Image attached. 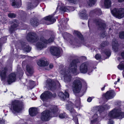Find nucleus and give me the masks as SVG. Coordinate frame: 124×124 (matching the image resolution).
<instances>
[{
  "mask_svg": "<svg viewBox=\"0 0 124 124\" xmlns=\"http://www.w3.org/2000/svg\"><path fill=\"white\" fill-rule=\"evenodd\" d=\"M41 37L39 39V38L36 34L35 33L30 32L27 34L26 39L27 41L31 42H34L39 40L36 46L37 49L39 50H41L43 48L46 47L45 43L40 40Z\"/></svg>",
  "mask_w": 124,
  "mask_h": 124,
  "instance_id": "nucleus-1",
  "label": "nucleus"
},
{
  "mask_svg": "<svg viewBox=\"0 0 124 124\" xmlns=\"http://www.w3.org/2000/svg\"><path fill=\"white\" fill-rule=\"evenodd\" d=\"M58 110L56 106H53L50 110H46L42 113L41 119L42 121H47L49 120L51 117L56 116Z\"/></svg>",
  "mask_w": 124,
  "mask_h": 124,
  "instance_id": "nucleus-2",
  "label": "nucleus"
},
{
  "mask_svg": "<svg viewBox=\"0 0 124 124\" xmlns=\"http://www.w3.org/2000/svg\"><path fill=\"white\" fill-rule=\"evenodd\" d=\"M108 116L112 118L121 119L124 117V112L121 111L120 107H116L110 112Z\"/></svg>",
  "mask_w": 124,
  "mask_h": 124,
  "instance_id": "nucleus-3",
  "label": "nucleus"
},
{
  "mask_svg": "<svg viewBox=\"0 0 124 124\" xmlns=\"http://www.w3.org/2000/svg\"><path fill=\"white\" fill-rule=\"evenodd\" d=\"M72 87L73 91L74 93H79L82 87L81 81L78 79L74 80L72 83Z\"/></svg>",
  "mask_w": 124,
  "mask_h": 124,
  "instance_id": "nucleus-4",
  "label": "nucleus"
},
{
  "mask_svg": "<svg viewBox=\"0 0 124 124\" xmlns=\"http://www.w3.org/2000/svg\"><path fill=\"white\" fill-rule=\"evenodd\" d=\"M68 68L65 67L64 69L60 70V73L64 75V80L65 82L68 83L71 80V76L70 73L68 71Z\"/></svg>",
  "mask_w": 124,
  "mask_h": 124,
  "instance_id": "nucleus-5",
  "label": "nucleus"
},
{
  "mask_svg": "<svg viewBox=\"0 0 124 124\" xmlns=\"http://www.w3.org/2000/svg\"><path fill=\"white\" fill-rule=\"evenodd\" d=\"M112 14L115 16L120 19L124 16V10L123 8L118 9L115 8L111 10Z\"/></svg>",
  "mask_w": 124,
  "mask_h": 124,
  "instance_id": "nucleus-6",
  "label": "nucleus"
},
{
  "mask_svg": "<svg viewBox=\"0 0 124 124\" xmlns=\"http://www.w3.org/2000/svg\"><path fill=\"white\" fill-rule=\"evenodd\" d=\"M69 72L72 74L76 75L78 74L76 60L73 61L69 65Z\"/></svg>",
  "mask_w": 124,
  "mask_h": 124,
  "instance_id": "nucleus-7",
  "label": "nucleus"
},
{
  "mask_svg": "<svg viewBox=\"0 0 124 124\" xmlns=\"http://www.w3.org/2000/svg\"><path fill=\"white\" fill-rule=\"evenodd\" d=\"M23 106L22 104L19 101H15L13 103L11 108L14 111L18 112L22 109Z\"/></svg>",
  "mask_w": 124,
  "mask_h": 124,
  "instance_id": "nucleus-8",
  "label": "nucleus"
},
{
  "mask_svg": "<svg viewBox=\"0 0 124 124\" xmlns=\"http://www.w3.org/2000/svg\"><path fill=\"white\" fill-rule=\"evenodd\" d=\"M56 96V94L55 93L52 94V93L48 91H45L42 93L40 95V97L41 99L43 101H45L47 99L51 98L52 97L54 98Z\"/></svg>",
  "mask_w": 124,
  "mask_h": 124,
  "instance_id": "nucleus-9",
  "label": "nucleus"
},
{
  "mask_svg": "<svg viewBox=\"0 0 124 124\" xmlns=\"http://www.w3.org/2000/svg\"><path fill=\"white\" fill-rule=\"evenodd\" d=\"M9 23L11 26L9 29V31L11 33L17 29V28L18 26V21L16 19H14L10 21Z\"/></svg>",
  "mask_w": 124,
  "mask_h": 124,
  "instance_id": "nucleus-10",
  "label": "nucleus"
},
{
  "mask_svg": "<svg viewBox=\"0 0 124 124\" xmlns=\"http://www.w3.org/2000/svg\"><path fill=\"white\" fill-rule=\"evenodd\" d=\"M97 25H98L99 29L103 30L105 29L106 27L105 24L103 23V21L100 19H95L94 21Z\"/></svg>",
  "mask_w": 124,
  "mask_h": 124,
  "instance_id": "nucleus-11",
  "label": "nucleus"
},
{
  "mask_svg": "<svg viewBox=\"0 0 124 124\" xmlns=\"http://www.w3.org/2000/svg\"><path fill=\"white\" fill-rule=\"evenodd\" d=\"M88 64L85 62L81 64L79 66V70L81 73L85 74L86 73L88 70Z\"/></svg>",
  "mask_w": 124,
  "mask_h": 124,
  "instance_id": "nucleus-12",
  "label": "nucleus"
},
{
  "mask_svg": "<svg viewBox=\"0 0 124 124\" xmlns=\"http://www.w3.org/2000/svg\"><path fill=\"white\" fill-rule=\"evenodd\" d=\"M39 2L38 0H33L31 2H28L27 4V10H31L36 7L38 4Z\"/></svg>",
  "mask_w": 124,
  "mask_h": 124,
  "instance_id": "nucleus-13",
  "label": "nucleus"
},
{
  "mask_svg": "<svg viewBox=\"0 0 124 124\" xmlns=\"http://www.w3.org/2000/svg\"><path fill=\"white\" fill-rule=\"evenodd\" d=\"M73 34L75 35L78 37L79 40L75 39V43H72V44L76 45V43L77 42L80 43V42H81L83 41L84 39L83 37L80 32L77 31H75Z\"/></svg>",
  "mask_w": 124,
  "mask_h": 124,
  "instance_id": "nucleus-14",
  "label": "nucleus"
},
{
  "mask_svg": "<svg viewBox=\"0 0 124 124\" xmlns=\"http://www.w3.org/2000/svg\"><path fill=\"white\" fill-rule=\"evenodd\" d=\"M50 50L51 54L55 56H59L61 52L59 49L57 47H53L50 48Z\"/></svg>",
  "mask_w": 124,
  "mask_h": 124,
  "instance_id": "nucleus-15",
  "label": "nucleus"
},
{
  "mask_svg": "<svg viewBox=\"0 0 124 124\" xmlns=\"http://www.w3.org/2000/svg\"><path fill=\"white\" fill-rule=\"evenodd\" d=\"M11 5L15 8H18L21 5V0H11Z\"/></svg>",
  "mask_w": 124,
  "mask_h": 124,
  "instance_id": "nucleus-16",
  "label": "nucleus"
},
{
  "mask_svg": "<svg viewBox=\"0 0 124 124\" xmlns=\"http://www.w3.org/2000/svg\"><path fill=\"white\" fill-rule=\"evenodd\" d=\"M56 84L55 82L51 79H48L46 81V85L51 89H54L55 88Z\"/></svg>",
  "mask_w": 124,
  "mask_h": 124,
  "instance_id": "nucleus-17",
  "label": "nucleus"
},
{
  "mask_svg": "<svg viewBox=\"0 0 124 124\" xmlns=\"http://www.w3.org/2000/svg\"><path fill=\"white\" fill-rule=\"evenodd\" d=\"M16 75L14 73L10 74L8 76L7 81L9 84L15 81L16 79Z\"/></svg>",
  "mask_w": 124,
  "mask_h": 124,
  "instance_id": "nucleus-18",
  "label": "nucleus"
},
{
  "mask_svg": "<svg viewBox=\"0 0 124 124\" xmlns=\"http://www.w3.org/2000/svg\"><path fill=\"white\" fill-rule=\"evenodd\" d=\"M58 95L61 99L63 101H65L66 99L68 98L69 97V93L66 91L64 93L62 92L59 93Z\"/></svg>",
  "mask_w": 124,
  "mask_h": 124,
  "instance_id": "nucleus-19",
  "label": "nucleus"
},
{
  "mask_svg": "<svg viewBox=\"0 0 124 124\" xmlns=\"http://www.w3.org/2000/svg\"><path fill=\"white\" fill-rule=\"evenodd\" d=\"M115 95V93L113 91H107L105 95L104 96L107 99H109L113 98Z\"/></svg>",
  "mask_w": 124,
  "mask_h": 124,
  "instance_id": "nucleus-20",
  "label": "nucleus"
},
{
  "mask_svg": "<svg viewBox=\"0 0 124 124\" xmlns=\"http://www.w3.org/2000/svg\"><path fill=\"white\" fill-rule=\"evenodd\" d=\"M73 104L71 102H69L68 104L66 105L67 109L70 111L72 116H73V114H75L76 115L75 111L73 108Z\"/></svg>",
  "mask_w": 124,
  "mask_h": 124,
  "instance_id": "nucleus-21",
  "label": "nucleus"
},
{
  "mask_svg": "<svg viewBox=\"0 0 124 124\" xmlns=\"http://www.w3.org/2000/svg\"><path fill=\"white\" fill-rule=\"evenodd\" d=\"M48 63L46 59L40 60L38 62V64L39 66L41 67H44L45 68L48 66Z\"/></svg>",
  "mask_w": 124,
  "mask_h": 124,
  "instance_id": "nucleus-22",
  "label": "nucleus"
},
{
  "mask_svg": "<svg viewBox=\"0 0 124 124\" xmlns=\"http://www.w3.org/2000/svg\"><path fill=\"white\" fill-rule=\"evenodd\" d=\"M22 46L23 50L25 52H29L31 50V48L26 43L23 42L22 43Z\"/></svg>",
  "mask_w": 124,
  "mask_h": 124,
  "instance_id": "nucleus-23",
  "label": "nucleus"
},
{
  "mask_svg": "<svg viewBox=\"0 0 124 124\" xmlns=\"http://www.w3.org/2000/svg\"><path fill=\"white\" fill-rule=\"evenodd\" d=\"M86 13V10L85 9H84L83 11L79 13V16L81 19L85 20L88 19V16Z\"/></svg>",
  "mask_w": 124,
  "mask_h": 124,
  "instance_id": "nucleus-24",
  "label": "nucleus"
},
{
  "mask_svg": "<svg viewBox=\"0 0 124 124\" xmlns=\"http://www.w3.org/2000/svg\"><path fill=\"white\" fill-rule=\"evenodd\" d=\"M54 39V36H52L48 40L45 39L43 37H41L40 40L45 44H48L51 43L53 41Z\"/></svg>",
  "mask_w": 124,
  "mask_h": 124,
  "instance_id": "nucleus-25",
  "label": "nucleus"
},
{
  "mask_svg": "<svg viewBox=\"0 0 124 124\" xmlns=\"http://www.w3.org/2000/svg\"><path fill=\"white\" fill-rule=\"evenodd\" d=\"M26 70L27 72L30 74V75H28L26 73L27 75L28 76H31V75L33 72V67L31 65L28 64L26 66Z\"/></svg>",
  "mask_w": 124,
  "mask_h": 124,
  "instance_id": "nucleus-26",
  "label": "nucleus"
},
{
  "mask_svg": "<svg viewBox=\"0 0 124 124\" xmlns=\"http://www.w3.org/2000/svg\"><path fill=\"white\" fill-rule=\"evenodd\" d=\"M29 113L30 115L32 116L36 115L38 113L36 108H30L29 110Z\"/></svg>",
  "mask_w": 124,
  "mask_h": 124,
  "instance_id": "nucleus-27",
  "label": "nucleus"
},
{
  "mask_svg": "<svg viewBox=\"0 0 124 124\" xmlns=\"http://www.w3.org/2000/svg\"><path fill=\"white\" fill-rule=\"evenodd\" d=\"M112 44V48L114 51L115 52L117 51L118 50V45L117 41L115 39H113Z\"/></svg>",
  "mask_w": 124,
  "mask_h": 124,
  "instance_id": "nucleus-28",
  "label": "nucleus"
},
{
  "mask_svg": "<svg viewBox=\"0 0 124 124\" xmlns=\"http://www.w3.org/2000/svg\"><path fill=\"white\" fill-rule=\"evenodd\" d=\"M53 15H51L44 18V19L45 20L49 21L52 23L56 21V19L53 17Z\"/></svg>",
  "mask_w": 124,
  "mask_h": 124,
  "instance_id": "nucleus-29",
  "label": "nucleus"
},
{
  "mask_svg": "<svg viewBox=\"0 0 124 124\" xmlns=\"http://www.w3.org/2000/svg\"><path fill=\"white\" fill-rule=\"evenodd\" d=\"M98 116L97 114H95L92 118L93 120L91 121V124H99L98 121L97 120Z\"/></svg>",
  "mask_w": 124,
  "mask_h": 124,
  "instance_id": "nucleus-30",
  "label": "nucleus"
},
{
  "mask_svg": "<svg viewBox=\"0 0 124 124\" xmlns=\"http://www.w3.org/2000/svg\"><path fill=\"white\" fill-rule=\"evenodd\" d=\"M30 23L34 27L37 26L39 24L37 20L35 19H31Z\"/></svg>",
  "mask_w": 124,
  "mask_h": 124,
  "instance_id": "nucleus-31",
  "label": "nucleus"
},
{
  "mask_svg": "<svg viewBox=\"0 0 124 124\" xmlns=\"http://www.w3.org/2000/svg\"><path fill=\"white\" fill-rule=\"evenodd\" d=\"M7 39L6 37H3L0 38V52L1 51L2 44L5 43Z\"/></svg>",
  "mask_w": 124,
  "mask_h": 124,
  "instance_id": "nucleus-32",
  "label": "nucleus"
},
{
  "mask_svg": "<svg viewBox=\"0 0 124 124\" xmlns=\"http://www.w3.org/2000/svg\"><path fill=\"white\" fill-rule=\"evenodd\" d=\"M104 3L106 8H108L111 6V1L110 0H105Z\"/></svg>",
  "mask_w": 124,
  "mask_h": 124,
  "instance_id": "nucleus-33",
  "label": "nucleus"
},
{
  "mask_svg": "<svg viewBox=\"0 0 124 124\" xmlns=\"http://www.w3.org/2000/svg\"><path fill=\"white\" fill-rule=\"evenodd\" d=\"M87 4L89 6H92L95 3V0H87Z\"/></svg>",
  "mask_w": 124,
  "mask_h": 124,
  "instance_id": "nucleus-34",
  "label": "nucleus"
},
{
  "mask_svg": "<svg viewBox=\"0 0 124 124\" xmlns=\"http://www.w3.org/2000/svg\"><path fill=\"white\" fill-rule=\"evenodd\" d=\"M102 53H104L106 55L109 57L111 55V53L110 50L108 49H106L105 51H102Z\"/></svg>",
  "mask_w": 124,
  "mask_h": 124,
  "instance_id": "nucleus-35",
  "label": "nucleus"
},
{
  "mask_svg": "<svg viewBox=\"0 0 124 124\" xmlns=\"http://www.w3.org/2000/svg\"><path fill=\"white\" fill-rule=\"evenodd\" d=\"M80 100L79 98H78L77 100H76L75 105L77 108H78L80 105Z\"/></svg>",
  "mask_w": 124,
  "mask_h": 124,
  "instance_id": "nucleus-36",
  "label": "nucleus"
},
{
  "mask_svg": "<svg viewBox=\"0 0 124 124\" xmlns=\"http://www.w3.org/2000/svg\"><path fill=\"white\" fill-rule=\"evenodd\" d=\"M94 12L98 15H101L102 14V12L99 9H96L94 11Z\"/></svg>",
  "mask_w": 124,
  "mask_h": 124,
  "instance_id": "nucleus-37",
  "label": "nucleus"
},
{
  "mask_svg": "<svg viewBox=\"0 0 124 124\" xmlns=\"http://www.w3.org/2000/svg\"><path fill=\"white\" fill-rule=\"evenodd\" d=\"M108 44V43L107 41L103 42L101 45V47L102 48L104 47L107 46Z\"/></svg>",
  "mask_w": 124,
  "mask_h": 124,
  "instance_id": "nucleus-38",
  "label": "nucleus"
},
{
  "mask_svg": "<svg viewBox=\"0 0 124 124\" xmlns=\"http://www.w3.org/2000/svg\"><path fill=\"white\" fill-rule=\"evenodd\" d=\"M70 36L71 35L70 34L66 32L64 33L63 34V36L64 38L65 39L67 38H69Z\"/></svg>",
  "mask_w": 124,
  "mask_h": 124,
  "instance_id": "nucleus-39",
  "label": "nucleus"
},
{
  "mask_svg": "<svg viewBox=\"0 0 124 124\" xmlns=\"http://www.w3.org/2000/svg\"><path fill=\"white\" fill-rule=\"evenodd\" d=\"M117 67L120 70H123L124 69V64L123 63H120L118 66Z\"/></svg>",
  "mask_w": 124,
  "mask_h": 124,
  "instance_id": "nucleus-40",
  "label": "nucleus"
},
{
  "mask_svg": "<svg viewBox=\"0 0 124 124\" xmlns=\"http://www.w3.org/2000/svg\"><path fill=\"white\" fill-rule=\"evenodd\" d=\"M76 113L75 112V114L76 115ZM76 115H75V114H73V115L72 116L73 117V119L76 123V124H78V119L76 117H74V116H76Z\"/></svg>",
  "mask_w": 124,
  "mask_h": 124,
  "instance_id": "nucleus-41",
  "label": "nucleus"
},
{
  "mask_svg": "<svg viewBox=\"0 0 124 124\" xmlns=\"http://www.w3.org/2000/svg\"><path fill=\"white\" fill-rule=\"evenodd\" d=\"M54 67L53 65V64L51 63L49 64V67H46L45 68V69L47 70H49L50 69H52Z\"/></svg>",
  "mask_w": 124,
  "mask_h": 124,
  "instance_id": "nucleus-42",
  "label": "nucleus"
},
{
  "mask_svg": "<svg viewBox=\"0 0 124 124\" xmlns=\"http://www.w3.org/2000/svg\"><path fill=\"white\" fill-rule=\"evenodd\" d=\"M1 21L3 23H5L7 22V20L5 16H4L2 18Z\"/></svg>",
  "mask_w": 124,
  "mask_h": 124,
  "instance_id": "nucleus-43",
  "label": "nucleus"
},
{
  "mask_svg": "<svg viewBox=\"0 0 124 124\" xmlns=\"http://www.w3.org/2000/svg\"><path fill=\"white\" fill-rule=\"evenodd\" d=\"M60 10L62 12H64L66 11L67 10H68V9L66 7H62L60 8Z\"/></svg>",
  "mask_w": 124,
  "mask_h": 124,
  "instance_id": "nucleus-44",
  "label": "nucleus"
},
{
  "mask_svg": "<svg viewBox=\"0 0 124 124\" xmlns=\"http://www.w3.org/2000/svg\"><path fill=\"white\" fill-rule=\"evenodd\" d=\"M119 37L121 39H124V32H121L119 33Z\"/></svg>",
  "mask_w": 124,
  "mask_h": 124,
  "instance_id": "nucleus-45",
  "label": "nucleus"
},
{
  "mask_svg": "<svg viewBox=\"0 0 124 124\" xmlns=\"http://www.w3.org/2000/svg\"><path fill=\"white\" fill-rule=\"evenodd\" d=\"M8 16L11 18H15L16 16V15L14 13H9L8 14Z\"/></svg>",
  "mask_w": 124,
  "mask_h": 124,
  "instance_id": "nucleus-46",
  "label": "nucleus"
},
{
  "mask_svg": "<svg viewBox=\"0 0 124 124\" xmlns=\"http://www.w3.org/2000/svg\"><path fill=\"white\" fill-rule=\"evenodd\" d=\"M66 114L65 113H61L59 115V117L61 118H63L66 117Z\"/></svg>",
  "mask_w": 124,
  "mask_h": 124,
  "instance_id": "nucleus-47",
  "label": "nucleus"
},
{
  "mask_svg": "<svg viewBox=\"0 0 124 124\" xmlns=\"http://www.w3.org/2000/svg\"><path fill=\"white\" fill-rule=\"evenodd\" d=\"M70 2L74 4H77L78 2V1L77 0H68Z\"/></svg>",
  "mask_w": 124,
  "mask_h": 124,
  "instance_id": "nucleus-48",
  "label": "nucleus"
},
{
  "mask_svg": "<svg viewBox=\"0 0 124 124\" xmlns=\"http://www.w3.org/2000/svg\"><path fill=\"white\" fill-rule=\"evenodd\" d=\"M95 58L96 59H100L101 58V56L100 54H97L95 55Z\"/></svg>",
  "mask_w": 124,
  "mask_h": 124,
  "instance_id": "nucleus-49",
  "label": "nucleus"
},
{
  "mask_svg": "<svg viewBox=\"0 0 124 124\" xmlns=\"http://www.w3.org/2000/svg\"><path fill=\"white\" fill-rule=\"evenodd\" d=\"M106 35V34L105 32H104L102 34H101V37L102 38H103Z\"/></svg>",
  "mask_w": 124,
  "mask_h": 124,
  "instance_id": "nucleus-50",
  "label": "nucleus"
},
{
  "mask_svg": "<svg viewBox=\"0 0 124 124\" xmlns=\"http://www.w3.org/2000/svg\"><path fill=\"white\" fill-rule=\"evenodd\" d=\"M92 100V98L90 97L88 98L87 101L88 102H90Z\"/></svg>",
  "mask_w": 124,
  "mask_h": 124,
  "instance_id": "nucleus-51",
  "label": "nucleus"
},
{
  "mask_svg": "<svg viewBox=\"0 0 124 124\" xmlns=\"http://www.w3.org/2000/svg\"><path fill=\"white\" fill-rule=\"evenodd\" d=\"M114 122L113 121L111 120H109L108 122V124H113Z\"/></svg>",
  "mask_w": 124,
  "mask_h": 124,
  "instance_id": "nucleus-52",
  "label": "nucleus"
},
{
  "mask_svg": "<svg viewBox=\"0 0 124 124\" xmlns=\"http://www.w3.org/2000/svg\"><path fill=\"white\" fill-rule=\"evenodd\" d=\"M102 109L103 110L102 111H103V110L105 109V108L102 106L100 107V110L99 111H101V109Z\"/></svg>",
  "mask_w": 124,
  "mask_h": 124,
  "instance_id": "nucleus-53",
  "label": "nucleus"
},
{
  "mask_svg": "<svg viewBox=\"0 0 124 124\" xmlns=\"http://www.w3.org/2000/svg\"><path fill=\"white\" fill-rule=\"evenodd\" d=\"M121 55L122 57L124 58V51L122 52L121 53Z\"/></svg>",
  "mask_w": 124,
  "mask_h": 124,
  "instance_id": "nucleus-54",
  "label": "nucleus"
},
{
  "mask_svg": "<svg viewBox=\"0 0 124 124\" xmlns=\"http://www.w3.org/2000/svg\"><path fill=\"white\" fill-rule=\"evenodd\" d=\"M30 83H32V84H33L34 83V81H32L30 80Z\"/></svg>",
  "mask_w": 124,
  "mask_h": 124,
  "instance_id": "nucleus-55",
  "label": "nucleus"
},
{
  "mask_svg": "<svg viewBox=\"0 0 124 124\" xmlns=\"http://www.w3.org/2000/svg\"><path fill=\"white\" fill-rule=\"evenodd\" d=\"M56 84L58 85V86L59 87H60V84L58 82H57Z\"/></svg>",
  "mask_w": 124,
  "mask_h": 124,
  "instance_id": "nucleus-56",
  "label": "nucleus"
},
{
  "mask_svg": "<svg viewBox=\"0 0 124 124\" xmlns=\"http://www.w3.org/2000/svg\"><path fill=\"white\" fill-rule=\"evenodd\" d=\"M124 1V0H118V1L119 2H121Z\"/></svg>",
  "mask_w": 124,
  "mask_h": 124,
  "instance_id": "nucleus-57",
  "label": "nucleus"
},
{
  "mask_svg": "<svg viewBox=\"0 0 124 124\" xmlns=\"http://www.w3.org/2000/svg\"><path fill=\"white\" fill-rule=\"evenodd\" d=\"M105 86H106L105 85H104V87H102L101 88V90L102 91H103L104 90V88H105Z\"/></svg>",
  "mask_w": 124,
  "mask_h": 124,
  "instance_id": "nucleus-58",
  "label": "nucleus"
},
{
  "mask_svg": "<svg viewBox=\"0 0 124 124\" xmlns=\"http://www.w3.org/2000/svg\"><path fill=\"white\" fill-rule=\"evenodd\" d=\"M122 74H123V76L124 77V71H123V72Z\"/></svg>",
  "mask_w": 124,
  "mask_h": 124,
  "instance_id": "nucleus-59",
  "label": "nucleus"
},
{
  "mask_svg": "<svg viewBox=\"0 0 124 124\" xmlns=\"http://www.w3.org/2000/svg\"><path fill=\"white\" fill-rule=\"evenodd\" d=\"M90 20L89 19V20H88V25H89V23H90Z\"/></svg>",
  "mask_w": 124,
  "mask_h": 124,
  "instance_id": "nucleus-60",
  "label": "nucleus"
},
{
  "mask_svg": "<svg viewBox=\"0 0 124 124\" xmlns=\"http://www.w3.org/2000/svg\"><path fill=\"white\" fill-rule=\"evenodd\" d=\"M120 79L119 78L118 79L117 82H119L120 81Z\"/></svg>",
  "mask_w": 124,
  "mask_h": 124,
  "instance_id": "nucleus-61",
  "label": "nucleus"
},
{
  "mask_svg": "<svg viewBox=\"0 0 124 124\" xmlns=\"http://www.w3.org/2000/svg\"><path fill=\"white\" fill-rule=\"evenodd\" d=\"M117 81H116V82H115V83H114V84L115 85H116L117 84Z\"/></svg>",
  "mask_w": 124,
  "mask_h": 124,
  "instance_id": "nucleus-62",
  "label": "nucleus"
},
{
  "mask_svg": "<svg viewBox=\"0 0 124 124\" xmlns=\"http://www.w3.org/2000/svg\"><path fill=\"white\" fill-rule=\"evenodd\" d=\"M23 26L25 27H26V25H24Z\"/></svg>",
  "mask_w": 124,
  "mask_h": 124,
  "instance_id": "nucleus-63",
  "label": "nucleus"
},
{
  "mask_svg": "<svg viewBox=\"0 0 124 124\" xmlns=\"http://www.w3.org/2000/svg\"><path fill=\"white\" fill-rule=\"evenodd\" d=\"M84 57L85 59H86V58L85 57Z\"/></svg>",
  "mask_w": 124,
  "mask_h": 124,
  "instance_id": "nucleus-64",
  "label": "nucleus"
}]
</instances>
